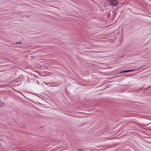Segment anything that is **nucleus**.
<instances>
[{"mask_svg":"<svg viewBox=\"0 0 151 151\" xmlns=\"http://www.w3.org/2000/svg\"><path fill=\"white\" fill-rule=\"evenodd\" d=\"M4 103L0 102V107L3 106L4 105Z\"/></svg>","mask_w":151,"mask_h":151,"instance_id":"7ed1b4c3","label":"nucleus"},{"mask_svg":"<svg viewBox=\"0 0 151 151\" xmlns=\"http://www.w3.org/2000/svg\"><path fill=\"white\" fill-rule=\"evenodd\" d=\"M21 43H22V42H15L14 44V45H15V44H20Z\"/></svg>","mask_w":151,"mask_h":151,"instance_id":"20e7f679","label":"nucleus"},{"mask_svg":"<svg viewBox=\"0 0 151 151\" xmlns=\"http://www.w3.org/2000/svg\"><path fill=\"white\" fill-rule=\"evenodd\" d=\"M133 69H131V70H122L120 72H119V73H127L128 72H131L132 71H133Z\"/></svg>","mask_w":151,"mask_h":151,"instance_id":"f03ea898","label":"nucleus"},{"mask_svg":"<svg viewBox=\"0 0 151 151\" xmlns=\"http://www.w3.org/2000/svg\"><path fill=\"white\" fill-rule=\"evenodd\" d=\"M111 4L113 6H116L118 4L117 0H109Z\"/></svg>","mask_w":151,"mask_h":151,"instance_id":"f257e3e1","label":"nucleus"},{"mask_svg":"<svg viewBox=\"0 0 151 151\" xmlns=\"http://www.w3.org/2000/svg\"><path fill=\"white\" fill-rule=\"evenodd\" d=\"M77 151H84L81 149H80L78 150Z\"/></svg>","mask_w":151,"mask_h":151,"instance_id":"39448f33","label":"nucleus"}]
</instances>
